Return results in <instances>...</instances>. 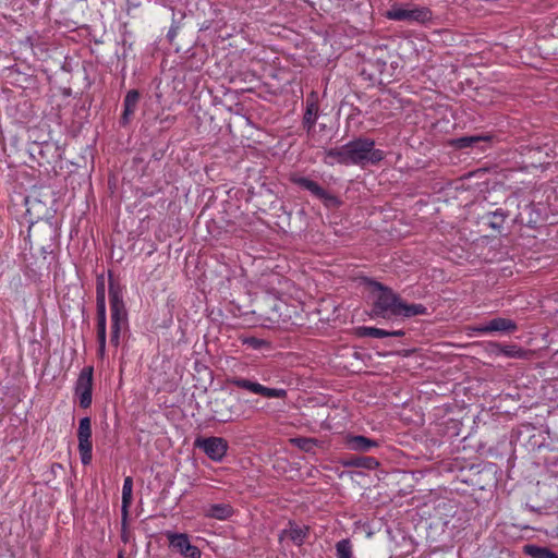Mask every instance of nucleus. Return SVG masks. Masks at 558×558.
Here are the masks:
<instances>
[{"label": "nucleus", "instance_id": "nucleus-1", "mask_svg": "<svg viewBox=\"0 0 558 558\" xmlns=\"http://www.w3.org/2000/svg\"><path fill=\"white\" fill-rule=\"evenodd\" d=\"M372 293L374 296V313L377 316L386 317L390 315H403L411 317L424 314L425 308L422 305H408L392 293L388 288L383 287L380 283L372 282Z\"/></svg>", "mask_w": 558, "mask_h": 558}, {"label": "nucleus", "instance_id": "nucleus-2", "mask_svg": "<svg viewBox=\"0 0 558 558\" xmlns=\"http://www.w3.org/2000/svg\"><path fill=\"white\" fill-rule=\"evenodd\" d=\"M108 294L111 320L110 342L113 347H119L121 332L129 328V313L124 302V288L113 279L111 271H109Z\"/></svg>", "mask_w": 558, "mask_h": 558}, {"label": "nucleus", "instance_id": "nucleus-3", "mask_svg": "<svg viewBox=\"0 0 558 558\" xmlns=\"http://www.w3.org/2000/svg\"><path fill=\"white\" fill-rule=\"evenodd\" d=\"M327 156L335 158L342 163H361L365 160L375 163L384 158V153L381 150L374 149L373 141L359 140L344 145L339 149L329 150Z\"/></svg>", "mask_w": 558, "mask_h": 558}, {"label": "nucleus", "instance_id": "nucleus-4", "mask_svg": "<svg viewBox=\"0 0 558 558\" xmlns=\"http://www.w3.org/2000/svg\"><path fill=\"white\" fill-rule=\"evenodd\" d=\"M96 311L98 355L102 357L107 341L106 283L102 274L96 278Z\"/></svg>", "mask_w": 558, "mask_h": 558}, {"label": "nucleus", "instance_id": "nucleus-5", "mask_svg": "<svg viewBox=\"0 0 558 558\" xmlns=\"http://www.w3.org/2000/svg\"><path fill=\"white\" fill-rule=\"evenodd\" d=\"M385 16L389 20L393 21H407V22H416V23H426L429 22L433 17V13L428 8L425 7H415V5H398L393 4L391 9H389Z\"/></svg>", "mask_w": 558, "mask_h": 558}, {"label": "nucleus", "instance_id": "nucleus-6", "mask_svg": "<svg viewBox=\"0 0 558 558\" xmlns=\"http://www.w3.org/2000/svg\"><path fill=\"white\" fill-rule=\"evenodd\" d=\"M93 366H85L78 374L74 385V395L78 398L80 407L87 409L93 402Z\"/></svg>", "mask_w": 558, "mask_h": 558}, {"label": "nucleus", "instance_id": "nucleus-7", "mask_svg": "<svg viewBox=\"0 0 558 558\" xmlns=\"http://www.w3.org/2000/svg\"><path fill=\"white\" fill-rule=\"evenodd\" d=\"M78 452L83 465H88L93 459L92 421L85 416L80 420L77 428Z\"/></svg>", "mask_w": 558, "mask_h": 558}, {"label": "nucleus", "instance_id": "nucleus-8", "mask_svg": "<svg viewBox=\"0 0 558 558\" xmlns=\"http://www.w3.org/2000/svg\"><path fill=\"white\" fill-rule=\"evenodd\" d=\"M234 400V396L230 392L219 393L210 399L211 417L218 422L231 421Z\"/></svg>", "mask_w": 558, "mask_h": 558}, {"label": "nucleus", "instance_id": "nucleus-9", "mask_svg": "<svg viewBox=\"0 0 558 558\" xmlns=\"http://www.w3.org/2000/svg\"><path fill=\"white\" fill-rule=\"evenodd\" d=\"M194 447L202 449L209 459L221 461L226 456L228 444L221 437H197L194 440Z\"/></svg>", "mask_w": 558, "mask_h": 558}, {"label": "nucleus", "instance_id": "nucleus-10", "mask_svg": "<svg viewBox=\"0 0 558 558\" xmlns=\"http://www.w3.org/2000/svg\"><path fill=\"white\" fill-rule=\"evenodd\" d=\"M167 537L173 551L179 553L184 558H201L199 548L191 544L186 534L168 532Z\"/></svg>", "mask_w": 558, "mask_h": 558}, {"label": "nucleus", "instance_id": "nucleus-11", "mask_svg": "<svg viewBox=\"0 0 558 558\" xmlns=\"http://www.w3.org/2000/svg\"><path fill=\"white\" fill-rule=\"evenodd\" d=\"M345 444L351 450L366 452L371 448L377 447L378 442L364 436H348Z\"/></svg>", "mask_w": 558, "mask_h": 558}, {"label": "nucleus", "instance_id": "nucleus-12", "mask_svg": "<svg viewBox=\"0 0 558 558\" xmlns=\"http://www.w3.org/2000/svg\"><path fill=\"white\" fill-rule=\"evenodd\" d=\"M26 203V211H25V218L27 222L29 223V228L39 220L43 219L41 211L44 209V204L38 199L31 201L29 198L25 199Z\"/></svg>", "mask_w": 558, "mask_h": 558}, {"label": "nucleus", "instance_id": "nucleus-13", "mask_svg": "<svg viewBox=\"0 0 558 558\" xmlns=\"http://www.w3.org/2000/svg\"><path fill=\"white\" fill-rule=\"evenodd\" d=\"M233 514V509L228 504H214L205 509V515L217 520H226Z\"/></svg>", "mask_w": 558, "mask_h": 558}, {"label": "nucleus", "instance_id": "nucleus-14", "mask_svg": "<svg viewBox=\"0 0 558 558\" xmlns=\"http://www.w3.org/2000/svg\"><path fill=\"white\" fill-rule=\"evenodd\" d=\"M343 466L363 468L367 470H374L378 468L379 462L372 457H351L342 459Z\"/></svg>", "mask_w": 558, "mask_h": 558}, {"label": "nucleus", "instance_id": "nucleus-15", "mask_svg": "<svg viewBox=\"0 0 558 558\" xmlns=\"http://www.w3.org/2000/svg\"><path fill=\"white\" fill-rule=\"evenodd\" d=\"M246 390H250L254 393L260 395L265 398H283L286 396V391L282 389H271L262 386L260 384L251 383L246 380Z\"/></svg>", "mask_w": 558, "mask_h": 558}, {"label": "nucleus", "instance_id": "nucleus-16", "mask_svg": "<svg viewBox=\"0 0 558 558\" xmlns=\"http://www.w3.org/2000/svg\"><path fill=\"white\" fill-rule=\"evenodd\" d=\"M487 329H490V332L493 331H501V332H512L517 330V324L508 318H494L487 324Z\"/></svg>", "mask_w": 558, "mask_h": 558}, {"label": "nucleus", "instance_id": "nucleus-17", "mask_svg": "<svg viewBox=\"0 0 558 558\" xmlns=\"http://www.w3.org/2000/svg\"><path fill=\"white\" fill-rule=\"evenodd\" d=\"M356 335L360 337L369 336V337H375V338H383V337H388V336L400 337L403 335V332L400 330L393 331V332H388L383 329H378V328H374V327H360L356 329Z\"/></svg>", "mask_w": 558, "mask_h": 558}, {"label": "nucleus", "instance_id": "nucleus-18", "mask_svg": "<svg viewBox=\"0 0 558 558\" xmlns=\"http://www.w3.org/2000/svg\"><path fill=\"white\" fill-rule=\"evenodd\" d=\"M132 488H133V480L131 476L124 478L123 487H122V506L121 512L128 513L129 508L132 504Z\"/></svg>", "mask_w": 558, "mask_h": 558}, {"label": "nucleus", "instance_id": "nucleus-19", "mask_svg": "<svg viewBox=\"0 0 558 558\" xmlns=\"http://www.w3.org/2000/svg\"><path fill=\"white\" fill-rule=\"evenodd\" d=\"M524 553L532 556L533 558H558L557 555L547 548L537 547L534 545H526Z\"/></svg>", "mask_w": 558, "mask_h": 558}, {"label": "nucleus", "instance_id": "nucleus-20", "mask_svg": "<svg viewBox=\"0 0 558 558\" xmlns=\"http://www.w3.org/2000/svg\"><path fill=\"white\" fill-rule=\"evenodd\" d=\"M487 138L486 137H483V136H465V137H460V138H457V140H453L451 141V145L456 148H465V147H471L480 142H483V141H486Z\"/></svg>", "mask_w": 558, "mask_h": 558}, {"label": "nucleus", "instance_id": "nucleus-21", "mask_svg": "<svg viewBox=\"0 0 558 558\" xmlns=\"http://www.w3.org/2000/svg\"><path fill=\"white\" fill-rule=\"evenodd\" d=\"M318 112V105L315 100L307 99V107L304 114V123L308 125V128L315 124Z\"/></svg>", "mask_w": 558, "mask_h": 558}, {"label": "nucleus", "instance_id": "nucleus-22", "mask_svg": "<svg viewBox=\"0 0 558 558\" xmlns=\"http://www.w3.org/2000/svg\"><path fill=\"white\" fill-rule=\"evenodd\" d=\"M140 92L137 89H131L126 93L123 100V108H129L132 110H136L138 100H140Z\"/></svg>", "mask_w": 558, "mask_h": 558}, {"label": "nucleus", "instance_id": "nucleus-23", "mask_svg": "<svg viewBox=\"0 0 558 558\" xmlns=\"http://www.w3.org/2000/svg\"><path fill=\"white\" fill-rule=\"evenodd\" d=\"M336 547L338 558H353L351 545L348 539L340 541Z\"/></svg>", "mask_w": 558, "mask_h": 558}, {"label": "nucleus", "instance_id": "nucleus-24", "mask_svg": "<svg viewBox=\"0 0 558 558\" xmlns=\"http://www.w3.org/2000/svg\"><path fill=\"white\" fill-rule=\"evenodd\" d=\"M121 541L126 544L130 542V532L128 529L129 512H121Z\"/></svg>", "mask_w": 558, "mask_h": 558}, {"label": "nucleus", "instance_id": "nucleus-25", "mask_svg": "<svg viewBox=\"0 0 558 558\" xmlns=\"http://www.w3.org/2000/svg\"><path fill=\"white\" fill-rule=\"evenodd\" d=\"M283 534L290 537L295 543H301L303 537L305 536V530L301 527H293L289 531H284Z\"/></svg>", "mask_w": 558, "mask_h": 558}, {"label": "nucleus", "instance_id": "nucleus-26", "mask_svg": "<svg viewBox=\"0 0 558 558\" xmlns=\"http://www.w3.org/2000/svg\"><path fill=\"white\" fill-rule=\"evenodd\" d=\"M300 184H302L305 189L310 190L311 192H313L314 194L318 195V196H323L324 195V191L313 181H310L307 179H301L300 181Z\"/></svg>", "mask_w": 558, "mask_h": 558}, {"label": "nucleus", "instance_id": "nucleus-27", "mask_svg": "<svg viewBox=\"0 0 558 558\" xmlns=\"http://www.w3.org/2000/svg\"><path fill=\"white\" fill-rule=\"evenodd\" d=\"M246 347L260 349L263 347H267V343L264 340H259L255 337H246Z\"/></svg>", "mask_w": 558, "mask_h": 558}, {"label": "nucleus", "instance_id": "nucleus-28", "mask_svg": "<svg viewBox=\"0 0 558 558\" xmlns=\"http://www.w3.org/2000/svg\"><path fill=\"white\" fill-rule=\"evenodd\" d=\"M179 28H180V26L175 22H173L172 25L170 26L168 34H167V38L170 43H172L174 40L175 36L178 35Z\"/></svg>", "mask_w": 558, "mask_h": 558}, {"label": "nucleus", "instance_id": "nucleus-29", "mask_svg": "<svg viewBox=\"0 0 558 558\" xmlns=\"http://www.w3.org/2000/svg\"><path fill=\"white\" fill-rule=\"evenodd\" d=\"M135 111L132 110V109H129V108H123V113L121 116V124L122 125H126L129 122H130V117L134 113Z\"/></svg>", "mask_w": 558, "mask_h": 558}, {"label": "nucleus", "instance_id": "nucleus-30", "mask_svg": "<svg viewBox=\"0 0 558 558\" xmlns=\"http://www.w3.org/2000/svg\"><path fill=\"white\" fill-rule=\"evenodd\" d=\"M291 441L298 442V445L304 450H310L312 448L311 439H291Z\"/></svg>", "mask_w": 558, "mask_h": 558}, {"label": "nucleus", "instance_id": "nucleus-31", "mask_svg": "<svg viewBox=\"0 0 558 558\" xmlns=\"http://www.w3.org/2000/svg\"><path fill=\"white\" fill-rule=\"evenodd\" d=\"M470 329L477 331V332H490V329H487V325L485 326H477V327H470Z\"/></svg>", "mask_w": 558, "mask_h": 558}, {"label": "nucleus", "instance_id": "nucleus-32", "mask_svg": "<svg viewBox=\"0 0 558 558\" xmlns=\"http://www.w3.org/2000/svg\"><path fill=\"white\" fill-rule=\"evenodd\" d=\"M53 146L49 143H46L44 146H40L38 147L39 148V155H41V157H44L45 155V149H49V148H52Z\"/></svg>", "mask_w": 558, "mask_h": 558}, {"label": "nucleus", "instance_id": "nucleus-33", "mask_svg": "<svg viewBox=\"0 0 558 558\" xmlns=\"http://www.w3.org/2000/svg\"><path fill=\"white\" fill-rule=\"evenodd\" d=\"M234 384L240 388H244V378L234 380Z\"/></svg>", "mask_w": 558, "mask_h": 558}, {"label": "nucleus", "instance_id": "nucleus-34", "mask_svg": "<svg viewBox=\"0 0 558 558\" xmlns=\"http://www.w3.org/2000/svg\"><path fill=\"white\" fill-rule=\"evenodd\" d=\"M128 5H129V7L136 8V7H138V5H140V3H134V0H131V1H130V0H128Z\"/></svg>", "mask_w": 558, "mask_h": 558}, {"label": "nucleus", "instance_id": "nucleus-35", "mask_svg": "<svg viewBox=\"0 0 558 558\" xmlns=\"http://www.w3.org/2000/svg\"><path fill=\"white\" fill-rule=\"evenodd\" d=\"M118 558H124V554H123V551H119V554H118Z\"/></svg>", "mask_w": 558, "mask_h": 558}, {"label": "nucleus", "instance_id": "nucleus-36", "mask_svg": "<svg viewBox=\"0 0 558 558\" xmlns=\"http://www.w3.org/2000/svg\"><path fill=\"white\" fill-rule=\"evenodd\" d=\"M506 354H507V355H514V353L512 352V350L506 351Z\"/></svg>", "mask_w": 558, "mask_h": 558}, {"label": "nucleus", "instance_id": "nucleus-37", "mask_svg": "<svg viewBox=\"0 0 558 558\" xmlns=\"http://www.w3.org/2000/svg\"><path fill=\"white\" fill-rule=\"evenodd\" d=\"M102 4L110 2L111 0H100Z\"/></svg>", "mask_w": 558, "mask_h": 558}]
</instances>
